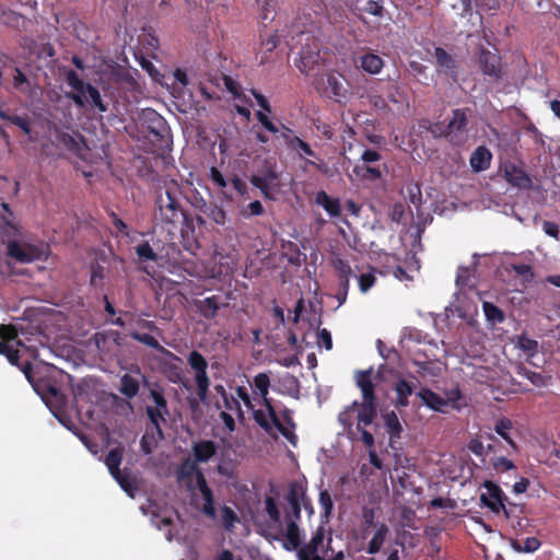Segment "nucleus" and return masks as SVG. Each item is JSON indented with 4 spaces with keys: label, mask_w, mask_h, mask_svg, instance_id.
<instances>
[{
    "label": "nucleus",
    "mask_w": 560,
    "mask_h": 560,
    "mask_svg": "<svg viewBox=\"0 0 560 560\" xmlns=\"http://www.w3.org/2000/svg\"><path fill=\"white\" fill-rule=\"evenodd\" d=\"M200 474H203V471L198 467L197 462L191 460L190 458H186L180 463L178 467L177 478L178 480L187 481V488L192 490L194 487L191 485V479L195 477L197 485Z\"/></svg>",
    "instance_id": "obj_27"
},
{
    "label": "nucleus",
    "mask_w": 560,
    "mask_h": 560,
    "mask_svg": "<svg viewBox=\"0 0 560 560\" xmlns=\"http://www.w3.org/2000/svg\"><path fill=\"white\" fill-rule=\"evenodd\" d=\"M512 428L513 423L508 418H501L494 424L495 433L499 434L503 440H505L511 447L516 450V444L510 435V431L512 430Z\"/></svg>",
    "instance_id": "obj_46"
},
{
    "label": "nucleus",
    "mask_w": 560,
    "mask_h": 560,
    "mask_svg": "<svg viewBox=\"0 0 560 560\" xmlns=\"http://www.w3.org/2000/svg\"><path fill=\"white\" fill-rule=\"evenodd\" d=\"M271 382L269 373L260 372L254 376L250 384L254 399H259L258 404L266 408L269 417L277 420V411L272 404V399L268 396Z\"/></svg>",
    "instance_id": "obj_12"
},
{
    "label": "nucleus",
    "mask_w": 560,
    "mask_h": 560,
    "mask_svg": "<svg viewBox=\"0 0 560 560\" xmlns=\"http://www.w3.org/2000/svg\"><path fill=\"white\" fill-rule=\"evenodd\" d=\"M316 89H323L335 102L345 105L348 98V89L343 84L342 80L334 73H326L323 78L316 82Z\"/></svg>",
    "instance_id": "obj_14"
},
{
    "label": "nucleus",
    "mask_w": 560,
    "mask_h": 560,
    "mask_svg": "<svg viewBox=\"0 0 560 560\" xmlns=\"http://www.w3.org/2000/svg\"><path fill=\"white\" fill-rule=\"evenodd\" d=\"M287 145L292 151H295L300 158H317L316 152L311 148V145L298 136H294L293 139H287Z\"/></svg>",
    "instance_id": "obj_40"
},
{
    "label": "nucleus",
    "mask_w": 560,
    "mask_h": 560,
    "mask_svg": "<svg viewBox=\"0 0 560 560\" xmlns=\"http://www.w3.org/2000/svg\"><path fill=\"white\" fill-rule=\"evenodd\" d=\"M296 557L298 560H345V548L341 538L336 541L331 533L326 536L325 528L319 526Z\"/></svg>",
    "instance_id": "obj_2"
},
{
    "label": "nucleus",
    "mask_w": 560,
    "mask_h": 560,
    "mask_svg": "<svg viewBox=\"0 0 560 560\" xmlns=\"http://www.w3.org/2000/svg\"><path fill=\"white\" fill-rule=\"evenodd\" d=\"M478 65L482 74L491 81H499L503 77L501 56L492 52L483 46L479 47Z\"/></svg>",
    "instance_id": "obj_13"
},
{
    "label": "nucleus",
    "mask_w": 560,
    "mask_h": 560,
    "mask_svg": "<svg viewBox=\"0 0 560 560\" xmlns=\"http://www.w3.org/2000/svg\"><path fill=\"white\" fill-rule=\"evenodd\" d=\"M265 511L268 515L267 528L276 534H282L281 514L272 497L265 498Z\"/></svg>",
    "instance_id": "obj_28"
},
{
    "label": "nucleus",
    "mask_w": 560,
    "mask_h": 560,
    "mask_svg": "<svg viewBox=\"0 0 560 560\" xmlns=\"http://www.w3.org/2000/svg\"><path fill=\"white\" fill-rule=\"evenodd\" d=\"M515 550L524 552H534L540 547V541L536 537H527L522 542L518 540L513 541Z\"/></svg>",
    "instance_id": "obj_56"
},
{
    "label": "nucleus",
    "mask_w": 560,
    "mask_h": 560,
    "mask_svg": "<svg viewBox=\"0 0 560 560\" xmlns=\"http://www.w3.org/2000/svg\"><path fill=\"white\" fill-rule=\"evenodd\" d=\"M512 270L521 277L524 283L530 282L534 279V271L530 265L527 264H512Z\"/></svg>",
    "instance_id": "obj_57"
},
{
    "label": "nucleus",
    "mask_w": 560,
    "mask_h": 560,
    "mask_svg": "<svg viewBox=\"0 0 560 560\" xmlns=\"http://www.w3.org/2000/svg\"><path fill=\"white\" fill-rule=\"evenodd\" d=\"M221 518L222 525L226 530H232L236 522H238V516L234 512V510L228 505H223L221 508Z\"/></svg>",
    "instance_id": "obj_55"
},
{
    "label": "nucleus",
    "mask_w": 560,
    "mask_h": 560,
    "mask_svg": "<svg viewBox=\"0 0 560 560\" xmlns=\"http://www.w3.org/2000/svg\"><path fill=\"white\" fill-rule=\"evenodd\" d=\"M388 217L392 222L397 224L401 223L406 218V207L401 202H396L392 206Z\"/></svg>",
    "instance_id": "obj_62"
},
{
    "label": "nucleus",
    "mask_w": 560,
    "mask_h": 560,
    "mask_svg": "<svg viewBox=\"0 0 560 560\" xmlns=\"http://www.w3.org/2000/svg\"><path fill=\"white\" fill-rule=\"evenodd\" d=\"M355 10L382 19L386 12L384 0H354Z\"/></svg>",
    "instance_id": "obj_33"
},
{
    "label": "nucleus",
    "mask_w": 560,
    "mask_h": 560,
    "mask_svg": "<svg viewBox=\"0 0 560 560\" xmlns=\"http://www.w3.org/2000/svg\"><path fill=\"white\" fill-rule=\"evenodd\" d=\"M361 164L354 166L353 172L363 180L375 182L383 177L386 165L376 164L382 154L373 149H365L361 154Z\"/></svg>",
    "instance_id": "obj_10"
},
{
    "label": "nucleus",
    "mask_w": 560,
    "mask_h": 560,
    "mask_svg": "<svg viewBox=\"0 0 560 560\" xmlns=\"http://www.w3.org/2000/svg\"><path fill=\"white\" fill-rule=\"evenodd\" d=\"M112 74L114 82L119 86L128 91L137 90L138 82L129 70L119 67L115 69Z\"/></svg>",
    "instance_id": "obj_36"
},
{
    "label": "nucleus",
    "mask_w": 560,
    "mask_h": 560,
    "mask_svg": "<svg viewBox=\"0 0 560 560\" xmlns=\"http://www.w3.org/2000/svg\"><path fill=\"white\" fill-rule=\"evenodd\" d=\"M502 170L504 178L510 185L520 189H529L532 187L529 175L521 166L514 163H505Z\"/></svg>",
    "instance_id": "obj_20"
},
{
    "label": "nucleus",
    "mask_w": 560,
    "mask_h": 560,
    "mask_svg": "<svg viewBox=\"0 0 560 560\" xmlns=\"http://www.w3.org/2000/svg\"><path fill=\"white\" fill-rule=\"evenodd\" d=\"M122 460V448H112L105 457V465L107 466L112 476L119 475L120 464Z\"/></svg>",
    "instance_id": "obj_45"
},
{
    "label": "nucleus",
    "mask_w": 560,
    "mask_h": 560,
    "mask_svg": "<svg viewBox=\"0 0 560 560\" xmlns=\"http://www.w3.org/2000/svg\"><path fill=\"white\" fill-rule=\"evenodd\" d=\"M444 399L446 402V408L451 407L457 411L467 406V402L464 400V396L458 386L445 390Z\"/></svg>",
    "instance_id": "obj_43"
},
{
    "label": "nucleus",
    "mask_w": 560,
    "mask_h": 560,
    "mask_svg": "<svg viewBox=\"0 0 560 560\" xmlns=\"http://www.w3.org/2000/svg\"><path fill=\"white\" fill-rule=\"evenodd\" d=\"M22 323L15 325H1L0 326V354L8 355L9 351H13V346L10 341L18 338L21 334L25 336L26 340H31L32 337L42 335V328L37 322L38 317H15Z\"/></svg>",
    "instance_id": "obj_4"
},
{
    "label": "nucleus",
    "mask_w": 560,
    "mask_h": 560,
    "mask_svg": "<svg viewBox=\"0 0 560 560\" xmlns=\"http://www.w3.org/2000/svg\"><path fill=\"white\" fill-rule=\"evenodd\" d=\"M415 388L416 386L411 381H408L400 373H397L392 383V389L396 395L394 406L397 409L408 407L410 404L409 397L415 393Z\"/></svg>",
    "instance_id": "obj_18"
},
{
    "label": "nucleus",
    "mask_w": 560,
    "mask_h": 560,
    "mask_svg": "<svg viewBox=\"0 0 560 560\" xmlns=\"http://www.w3.org/2000/svg\"><path fill=\"white\" fill-rule=\"evenodd\" d=\"M205 213L209 219H211L217 224L223 225L226 221V212L222 207L217 205H211Z\"/></svg>",
    "instance_id": "obj_58"
},
{
    "label": "nucleus",
    "mask_w": 560,
    "mask_h": 560,
    "mask_svg": "<svg viewBox=\"0 0 560 560\" xmlns=\"http://www.w3.org/2000/svg\"><path fill=\"white\" fill-rule=\"evenodd\" d=\"M376 278L374 275V269L372 268L370 272L361 273L358 277V283L360 291L362 293L368 292L374 284H375Z\"/></svg>",
    "instance_id": "obj_60"
},
{
    "label": "nucleus",
    "mask_w": 560,
    "mask_h": 560,
    "mask_svg": "<svg viewBox=\"0 0 560 560\" xmlns=\"http://www.w3.org/2000/svg\"><path fill=\"white\" fill-rule=\"evenodd\" d=\"M142 116L149 122L150 132L156 138H164L167 126L165 119L154 109L148 108L142 112Z\"/></svg>",
    "instance_id": "obj_29"
},
{
    "label": "nucleus",
    "mask_w": 560,
    "mask_h": 560,
    "mask_svg": "<svg viewBox=\"0 0 560 560\" xmlns=\"http://www.w3.org/2000/svg\"><path fill=\"white\" fill-rule=\"evenodd\" d=\"M434 58L436 59V63H438L439 68L441 69V71L445 75L455 80L457 77L456 59L442 47H436L434 49Z\"/></svg>",
    "instance_id": "obj_26"
},
{
    "label": "nucleus",
    "mask_w": 560,
    "mask_h": 560,
    "mask_svg": "<svg viewBox=\"0 0 560 560\" xmlns=\"http://www.w3.org/2000/svg\"><path fill=\"white\" fill-rule=\"evenodd\" d=\"M113 478L118 482V485L125 492H127L129 495H132L133 491L136 490V487L127 472H122L120 470L119 475H115L113 476Z\"/></svg>",
    "instance_id": "obj_59"
},
{
    "label": "nucleus",
    "mask_w": 560,
    "mask_h": 560,
    "mask_svg": "<svg viewBox=\"0 0 560 560\" xmlns=\"http://www.w3.org/2000/svg\"><path fill=\"white\" fill-rule=\"evenodd\" d=\"M217 445L211 440H202L192 445L195 462L207 463L217 454Z\"/></svg>",
    "instance_id": "obj_32"
},
{
    "label": "nucleus",
    "mask_w": 560,
    "mask_h": 560,
    "mask_svg": "<svg viewBox=\"0 0 560 560\" xmlns=\"http://www.w3.org/2000/svg\"><path fill=\"white\" fill-rule=\"evenodd\" d=\"M278 179V172L272 166H268L261 175H252L250 183L260 190L266 199L273 200L272 184Z\"/></svg>",
    "instance_id": "obj_19"
},
{
    "label": "nucleus",
    "mask_w": 560,
    "mask_h": 560,
    "mask_svg": "<svg viewBox=\"0 0 560 560\" xmlns=\"http://www.w3.org/2000/svg\"><path fill=\"white\" fill-rule=\"evenodd\" d=\"M492 154L485 145H479L470 155L469 163L474 172H482L490 167Z\"/></svg>",
    "instance_id": "obj_31"
},
{
    "label": "nucleus",
    "mask_w": 560,
    "mask_h": 560,
    "mask_svg": "<svg viewBox=\"0 0 560 560\" xmlns=\"http://www.w3.org/2000/svg\"><path fill=\"white\" fill-rule=\"evenodd\" d=\"M331 265L338 278L336 291L332 294H323L320 300L314 298L308 301L310 315H325L328 312L336 311L347 300L350 279L354 277L353 270L349 262L341 257L334 258Z\"/></svg>",
    "instance_id": "obj_1"
},
{
    "label": "nucleus",
    "mask_w": 560,
    "mask_h": 560,
    "mask_svg": "<svg viewBox=\"0 0 560 560\" xmlns=\"http://www.w3.org/2000/svg\"><path fill=\"white\" fill-rule=\"evenodd\" d=\"M66 81L68 85L75 91V93H70L67 96L71 98L75 105L80 107L84 106V95L88 83H85L74 70H69L66 72Z\"/></svg>",
    "instance_id": "obj_22"
},
{
    "label": "nucleus",
    "mask_w": 560,
    "mask_h": 560,
    "mask_svg": "<svg viewBox=\"0 0 560 560\" xmlns=\"http://www.w3.org/2000/svg\"><path fill=\"white\" fill-rule=\"evenodd\" d=\"M360 67L370 74H377L384 67V60L376 54L368 52L359 58Z\"/></svg>",
    "instance_id": "obj_34"
},
{
    "label": "nucleus",
    "mask_w": 560,
    "mask_h": 560,
    "mask_svg": "<svg viewBox=\"0 0 560 560\" xmlns=\"http://www.w3.org/2000/svg\"><path fill=\"white\" fill-rule=\"evenodd\" d=\"M315 203L322 207L330 218H338L341 214V205L338 198L330 197L325 190H319L315 195Z\"/></svg>",
    "instance_id": "obj_30"
},
{
    "label": "nucleus",
    "mask_w": 560,
    "mask_h": 560,
    "mask_svg": "<svg viewBox=\"0 0 560 560\" xmlns=\"http://www.w3.org/2000/svg\"><path fill=\"white\" fill-rule=\"evenodd\" d=\"M252 413L253 419L256 422V424L262 429L267 434L276 436L273 433L275 424L272 423V420L269 418L268 412L262 409H255L253 406Z\"/></svg>",
    "instance_id": "obj_41"
},
{
    "label": "nucleus",
    "mask_w": 560,
    "mask_h": 560,
    "mask_svg": "<svg viewBox=\"0 0 560 560\" xmlns=\"http://www.w3.org/2000/svg\"><path fill=\"white\" fill-rule=\"evenodd\" d=\"M136 254L141 261H156L158 254L153 250L149 242H142L135 247Z\"/></svg>",
    "instance_id": "obj_53"
},
{
    "label": "nucleus",
    "mask_w": 560,
    "mask_h": 560,
    "mask_svg": "<svg viewBox=\"0 0 560 560\" xmlns=\"http://www.w3.org/2000/svg\"><path fill=\"white\" fill-rule=\"evenodd\" d=\"M155 206L154 217L161 223L175 225L184 215L178 198L170 189L158 196Z\"/></svg>",
    "instance_id": "obj_6"
},
{
    "label": "nucleus",
    "mask_w": 560,
    "mask_h": 560,
    "mask_svg": "<svg viewBox=\"0 0 560 560\" xmlns=\"http://www.w3.org/2000/svg\"><path fill=\"white\" fill-rule=\"evenodd\" d=\"M49 245L40 243L37 245L11 241L8 245V255L22 264L35 260H46L49 256Z\"/></svg>",
    "instance_id": "obj_9"
},
{
    "label": "nucleus",
    "mask_w": 560,
    "mask_h": 560,
    "mask_svg": "<svg viewBox=\"0 0 560 560\" xmlns=\"http://www.w3.org/2000/svg\"><path fill=\"white\" fill-rule=\"evenodd\" d=\"M301 49L299 58L295 59L298 69L307 75H318L327 61V51L320 50L319 40L308 32H301L299 35Z\"/></svg>",
    "instance_id": "obj_3"
},
{
    "label": "nucleus",
    "mask_w": 560,
    "mask_h": 560,
    "mask_svg": "<svg viewBox=\"0 0 560 560\" xmlns=\"http://www.w3.org/2000/svg\"><path fill=\"white\" fill-rule=\"evenodd\" d=\"M409 201L418 207L422 200L421 187L418 183L410 184L407 186Z\"/></svg>",
    "instance_id": "obj_64"
},
{
    "label": "nucleus",
    "mask_w": 560,
    "mask_h": 560,
    "mask_svg": "<svg viewBox=\"0 0 560 560\" xmlns=\"http://www.w3.org/2000/svg\"><path fill=\"white\" fill-rule=\"evenodd\" d=\"M279 44V36L275 34L267 35L265 37L261 36V43H260V63H265L268 60V54L272 52L273 49Z\"/></svg>",
    "instance_id": "obj_48"
},
{
    "label": "nucleus",
    "mask_w": 560,
    "mask_h": 560,
    "mask_svg": "<svg viewBox=\"0 0 560 560\" xmlns=\"http://www.w3.org/2000/svg\"><path fill=\"white\" fill-rule=\"evenodd\" d=\"M319 505L323 510V514L328 517L334 509V502L328 490H322L318 499Z\"/></svg>",
    "instance_id": "obj_61"
},
{
    "label": "nucleus",
    "mask_w": 560,
    "mask_h": 560,
    "mask_svg": "<svg viewBox=\"0 0 560 560\" xmlns=\"http://www.w3.org/2000/svg\"><path fill=\"white\" fill-rule=\"evenodd\" d=\"M373 369L357 371L355 384L361 389L363 400H377L375 396V385L372 381Z\"/></svg>",
    "instance_id": "obj_25"
},
{
    "label": "nucleus",
    "mask_w": 560,
    "mask_h": 560,
    "mask_svg": "<svg viewBox=\"0 0 560 560\" xmlns=\"http://www.w3.org/2000/svg\"><path fill=\"white\" fill-rule=\"evenodd\" d=\"M387 533H388V527L385 524H381L377 527L376 532L374 533L372 539L369 542V546L366 549L368 553L375 555L381 550V548L386 539Z\"/></svg>",
    "instance_id": "obj_44"
},
{
    "label": "nucleus",
    "mask_w": 560,
    "mask_h": 560,
    "mask_svg": "<svg viewBox=\"0 0 560 560\" xmlns=\"http://www.w3.org/2000/svg\"><path fill=\"white\" fill-rule=\"evenodd\" d=\"M149 397L153 400L154 402V408H158L160 410H162V412L164 415H170V410H168V406H167V400L166 398L164 397V392L162 388L160 387H156V388H151L149 390Z\"/></svg>",
    "instance_id": "obj_51"
},
{
    "label": "nucleus",
    "mask_w": 560,
    "mask_h": 560,
    "mask_svg": "<svg viewBox=\"0 0 560 560\" xmlns=\"http://www.w3.org/2000/svg\"><path fill=\"white\" fill-rule=\"evenodd\" d=\"M516 346L523 350L528 357H534L538 350V342L535 339L521 335L517 337Z\"/></svg>",
    "instance_id": "obj_52"
},
{
    "label": "nucleus",
    "mask_w": 560,
    "mask_h": 560,
    "mask_svg": "<svg viewBox=\"0 0 560 560\" xmlns=\"http://www.w3.org/2000/svg\"><path fill=\"white\" fill-rule=\"evenodd\" d=\"M457 304L455 306V311L458 315H477L478 304L475 301H470L466 295H457L456 298Z\"/></svg>",
    "instance_id": "obj_47"
},
{
    "label": "nucleus",
    "mask_w": 560,
    "mask_h": 560,
    "mask_svg": "<svg viewBox=\"0 0 560 560\" xmlns=\"http://www.w3.org/2000/svg\"><path fill=\"white\" fill-rule=\"evenodd\" d=\"M303 497V486L298 482H292L285 497V501L288 503V508L284 511L285 523L293 521L295 524H299L301 521V501Z\"/></svg>",
    "instance_id": "obj_16"
},
{
    "label": "nucleus",
    "mask_w": 560,
    "mask_h": 560,
    "mask_svg": "<svg viewBox=\"0 0 560 560\" xmlns=\"http://www.w3.org/2000/svg\"><path fill=\"white\" fill-rule=\"evenodd\" d=\"M85 94L89 95L91 103L95 106L100 113L107 112L108 107L103 102L100 91L93 86L91 83H88V88L85 89Z\"/></svg>",
    "instance_id": "obj_54"
},
{
    "label": "nucleus",
    "mask_w": 560,
    "mask_h": 560,
    "mask_svg": "<svg viewBox=\"0 0 560 560\" xmlns=\"http://www.w3.org/2000/svg\"><path fill=\"white\" fill-rule=\"evenodd\" d=\"M287 528L285 532L282 530V534H276L275 538L279 539L283 537L282 546L288 551L299 550L301 546V529L299 524H295L293 521L285 523Z\"/></svg>",
    "instance_id": "obj_23"
},
{
    "label": "nucleus",
    "mask_w": 560,
    "mask_h": 560,
    "mask_svg": "<svg viewBox=\"0 0 560 560\" xmlns=\"http://www.w3.org/2000/svg\"><path fill=\"white\" fill-rule=\"evenodd\" d=\"M471 110L467 107L453 109L447 121V141L460 147L468 139V122Z\"/></svg>",
    "instance_id": "obj_8"
},
{
    "label": "nucleus",
    "mask_w": 560,
    "mask_h": 560,
    "mask_svg": "<svg viewBox=\"0 0 560 560\" xmlns=\"http://www.w3.org/2000/svg\"><path fill=\"white\" fill-rule=\"evenodd\" d=\"M232 295V292L220 291L210 296L196 299L194 304L201 315H215L218 311L230 306V301L233 299Z\"/></svg>",
    "instance_id": "obj_15"
},
{
    "label": "nucleus",
    "mask_w": 560,
    "mask_h": 560,
    "mask_svg": "<svg viewBox=\"0 0 560 560\" xmlns=\"http://www.w3.org/2000/svg\"><path fill=\"white\" fill-rule=\"evenodd\" d=\"M447 121H436L430 124L428 127V131L432 135L433 138H445L447 140Z\"/></svg>",
    "instance_id": "obj_63"
},
{
    "label": "nucleus",
    "mask_w": 560,
    "mask_h": 560,
    "mask_svg": "<svg viewBox=\"0 0 560 560\" xmlns=\"http://www.w3.org/2000/svg\"><path fill=\"white\" fill-rule=\"evenodd\" d=\"M128 336H130L132 339L145 345L149 348L155 349V350H163V347L160 345V342L156 340L154 336H152L150 332H141L140 330H130L128 332Z\"/></svg>",
    "instance_id": "obj_49"
},
{
    "label": "nucleus",
    "mask_w": 560,
    "mask_h": 560,
    "mask_svg": "<svg viewBox=\"0 0 560 560\" xmlns=\"http://www.w3.org/2000/svg\"><path fill=\"white\" fill-rule=\"evenodd\" d=\"M0 79L11 81L13 89L20 93L26 94L32 90L30 78L15 65L4 66L3 70L0 71Z\"/></svg>",
    "instance_id": "obj_17"
},
{
    "label": "nucleus",
    "mask_w": 560,
    "mask_h": 560,
    "mask_svg": "<svg viewBox=\"0 0 560 560\" xmlns=\"http://www.w3.org/2000/svg\"><path fill=\"white\" fill-rule=\"evenodd\" d=\"M358 407H360V411L357 417V430H361L362 427L365 428L372 424L377 415V400H363L361 404L353 401L346 408L345 411L340 412L338 417L339 422L343 425L345 429H348L349 434L351 433L352 428V422L350 421L349 415Z\"/></svg>",
    "instance_id": "obj_7"
},
{
    "label": "nucleus",
    "mask_w": 560,
    "mask_h": 560,
    "mask_svg": "<svg viewBox=\"0 0 560 560\" xmlns=\"http://www.w3.org/2000/svg\"><path fill=\"white\" fill-rule=\"evenodd\" d=\"M412 364L417 368V372L422 376L429 375L432 377H436L441 373V369L430 361H420L413 359Z\"/></svg>",
    "instance_id": "obj_50"
},
{
    "label": "nucleus",
    "mask_w": 560,
    "mask_h": 560,
    "mask_svg": "<svg viewBox=\"0 0 560 560\" xmlns=\"http://www.w3.org/2000/svg\"><path fill=\"white\" fill-rule=\"evenodd\" d=\"M416 396L421 399L422 404L429 409L436 412H446V402L444 397L440 396L438 393L433 392L429 387H420L418 392H416Z\"/></svg>",
    "instance_id": "obj_24"
},
{
    "label": "nucleus",
    "mask_w": 560,
    "mask_h": 560,
    "mask_svg": "<svg viewBox=\"0 0 560 560\" xmlns=\"http://www.w3.org/2000/svg\"><path fill=\"white\" fill-rule=\"evenodd\" d=\"M145 413H147V417L149 418L151 424L153 425V428H154V430L156 432L158 439L159 440L164 439V433H163L161 423H165L166 422V417L168 415H164L162 412V410H160L158 408H154L152 406H147Z\"/></svg>",
    "instance_id": "obj_38"
},
{
    "label": "nucleus",
    "mask_w": 560,
    "mask_h": 560,
    "mask_svg": "<svg viewBox=\"0 0 560 560\" xmlns=\"http://www.w3.org/2000/svg\"><path fill=\"white\" fill-rule=\"evenodd\" d=\"M482 488L486 489V492L480 495L482 505L495 514L503 512L504 516L510 518L514 509L517 508L516 504L510 503L502 489L492 480H485Z\"/></svg>",
    "instance_id": "obj_5"
},
{
    "label": "nucleus",
    "mask_w": 560,
    "mask_h": 560,
    "mask_svg": "<svg viewBox=\"0 0 560 560\" xmlns=\"http://www.w3.org/2000/svg\"><path fill=\"white\" fill-rule=\"evenodd\" d=\"M0 118L19 127L25 135H30L32 132L31 119L27 115H11L5 110L0 109Z\"/></svg>",
    "instance_id": "obj_42"
},
{
    "label": "nucleus",
    "mask_w": 560,
    "mask_h": 560,
    "mask_svg": "<svg viewBox=\"0 0 560 560\" xmlns=\"http://www.w3.org/2000/svg\"><path fill=\"white\" fill-rule=\"evenodd\" d=\"M272 420V423L275 424V429L278 430V432L288 440L290 444L293 446H296L298 444V435L294 433L295 430V422L292 418V411L290 409H284L282 412V419L283 422H281L279 416L277 415V420H273L272 417H269Z\"/></svg>",
    "instance_id": "obj_21"
},
{
    "label": "nucleus",
    "mask_w": 560,
    "mask_h": 560,
    "mask_svg": "<svg viewBox=\"0 0 560 560\" xmlns=\"http://www.w3.org/2000/svg\"><path fill=\"white\" fill-rule=\"evenodd\" d=\"M384 424L386 428V432L389 435L390 442H394L400 439L404 428L399 421L398 416L394 410L385 413L384 416Z\"/></svg>",
    "instance_id": "obj_35"
},
{
    "label": "nucleus",
    "mask_w": 560,
    "mask_h": 560,
    "mask_svg": "<svg viewBox=\"0 0 560 560\" xmlns=\"http://www.w3.org/2000/svg\"><path fill=\"white\" fill-rule=\"evenodd\" d=\"M187 360L190 368L195 371V377L208 376V362L200 352L196 350L191 351Z\"/></svg>",
    "instance_id": "obj_39"
},
{
    "label": "nucleus",
    "mask_w": 560,
    "mask_h": 560,
    "mask_svg": "<svg viewBox=\"0 0 560 560\" xmlns=\"http://www.w3.org/2000/svg\"><path fill=\"white\" fill-rule=\"evenodd\" d=\"M140 389L138 378L126 373L120 377L119 392L128 399L135 398Z\"/></svg>",
    "instance_id": "obj_37"
},
{
    "label": "nucleus",
    "mask_w": 560,
    "mask_h": 560,
    "mask_svg": "<svg viewBox=\"0 0 560 560\" xmlns=\"http://www.w3.org/2000/svg\"><path fill=\"white\" fill-rule=\"evenodd\" d=\"M7 359L9 360V362L12 365L19 366L23 371L27 381L33 385L34 389L39 395H42L43 399L50 397L56 400H59V398L61 397V394H60V390L56 386L49 384L46 381H39V382L35 383V381L33 378V366L30 362H26L23 365H20V363H19L20 355H19V351L16 349H13V351H9Z\"/></svg>",
    "instance_id": "obj_11"
}]
</instances>
